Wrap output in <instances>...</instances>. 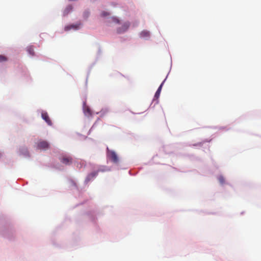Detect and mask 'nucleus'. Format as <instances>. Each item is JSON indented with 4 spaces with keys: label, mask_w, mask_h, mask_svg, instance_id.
I'll return each instance as SVG.
<instances>
[{
    "label": "nucleus",
    "mask_w": 261,
    "mask_h": 261,
    "mask_svg": "<svg viewBox=\"0 0 261 261\" xmlns=\"http://www.w3.org/2000/svg\"><path fill=\"white\" fill-rule=\"evenodd\" d=\"M108 157L115 164L118 163L119 159L116 152L113 150H109L108 152Z\"/></svg>",
    "instance_id": "nucleus-1"
},
{
    "label": "nucleus",
    "mask_w": 261,
    "mask_h": 261,
    "mask_svg": "<svg viewBox=\"0 0 261 261\" xmlns=\"http://www.w3.org/2000/svg\"><path fill=\"white\" fill-rule=\"evenodd\" d=\"M129 25L130 23L129 22H124L121 27L117 29V33L120 34L126 31L129 27Z\"/></svg>",
    "instance_id": "nucleus-3"
},
{
    "label": "nucleus",
    "mask_w": 261,
    "mask_h": 261,
    "mask_svg": "<svg viewBox=\"0 0 261 261\" xmlns=\"http://www.w3.org/2000/svg\"><path fill=\"white\" fill-rule=\"evenodd\" d=\"M72 9V7L71 6H68L66 9L65 11V13L68 14Z\"/></svg>",
    "instance_id": "nucleus-12"
},
{
    "label": "nucleus",
    "mask_w": 261,
    "mask_h": 261,
    "mask_svg": "<svg viewBox=\"0 0 261 261\" xmlns=\"http://www.w3.org/2000/svg\"><path fill=\"white\" fill-rule=\"evenodd\" d=\"M74 28V26L73 25H70V26H66L65 28V30L66 31H68L70 29H71V28Z\"/></svg>",
    "instance_id": "nucleus-16"
},
{
    "label": "nucleus",
    "mask_w": 261,
    "mask_h": 261,
    "mask_svg": "<svg viewBox=\"0 0 261 261\" xmlns=\"http://www.w3.org/2000/svg\"><path fill=\"white\" fill-rule=\"evenodd\" d=\"M42 118L47 123L48 125H51V121L47 112H43L41 114Z\"/></svg>",
    "instance_id": "nucleus-4"
},
{
    "label": "nucleus",
    "mask_w": 261,
    "mask_h": 261,
    "mask_svg": "<svg viewBox=\"0 0 261 261\" xmlns=\"http://www.w3.org/2000/svg\"><path fill=\"white\" fill-rule=\"evenodd\" d=\"M160 92H159L158 90L156 91L155 93V95H154V97H155L156 98H158L160 96Z\"/></svg>",
    "instance_id": "nucleus-15"
},
{
    "label": "nucleus",
    "mask_w": 261,
    "mask_h": 261,
    "mask_svg": "<svg viewBox=\"0 0 261 261\" xmlns=\"http://www.w3.org/2000/svg\"><path fill=\"white\" fill-rule=\"evenodd\" d=\"M60 162L66 165H69L72 162V158L70 156L63 155L60 158Z\"/></svg>",
    "instance_id": "nucleus-2"
},
{
    "label": "nucleus",
    "mask_w": 261,
    "mask_h": 261,
    "mask_svg": "<svg viewBox=\"0 0 261 261\" xmlns=\"http://www.w3.org/2000/svg\"><path fill=\"white\" fill-rule=\"evenodd\" d=\"M112 21L116 23H119L120 22V20L116 17L112 18Z\"/></svg>",
    "instance_id": "nucleus-14"
},
{
    "label": "nucleus",
    "mask_w": 261,
    "mask_h": 261,
    "mask_svg": "<svg viewBox=\"0 0 261 261\" xmlns=\"http://www.w3.org/2000/svg\"><path fill=\"white\" fill-rule=\"evenodd\" d=\"M108 15H109L108 13H107V12H103L101 13V15L103 16H107Z\"/></svg>",
    "instance_id": "nucleus-18"
},
{
    "label": "nucleus",
    "mask_w": 261,
    "mask_h": 261,
    "mask_svg": "<svg viewBox=\"0 0 261 261\" xmlns=\"http://www.w3.org/2000/svg\"><path fill=\"white\" fill-rule=\"evenodd\" d=\"M98 171H95V172H93L90 174H89L88 175V176H87L86 177V181L87 182H88L91 179H92V178H93L94 177H95L97 174H98Z\"/></svg>",
    "instance_id": "nucleus-7"
},
{
    "label": "nucleus",
    "mask_w": 261,
    "mask_h": 261,
    "mask_svg": "<svg viewBox=\"0 0 261 261\" xmlns=\"http://www.w3.org/2000/svg\"><path fill=\"white\" fill-rule=\"evenodd\" d=\"M83 111L85 115L88 116L91 115V110L88 106L86 105L85 103H84Z\"/></svg>",
    "instance_id": "nucleus-6"
},
{
    "label": "nucleus",
    "mask_w": 261,
    "mask_h": 261,
    "mask_svg": "<svg viewBox=\"0 0 261 261\" xmlns=\"http://www.w3.org/2000/svg\"><path fill=\"white\" fill-rule=\"evenodd\" d=\"M140 36L143 38H148L150 36L149 32L146 30H144L141 33Z\"/></svg>",
    "instance_id": "nucleus-8"
},
{
    "label": "nucleus",
    "mask_w": 261,
    "mask_h": 261,
    "mask_svg": "<svg viewBox=\"0 0 261 261\" xmlns=\"http://www.w3.org/2000/svg\"><path fill=\"white\" fill-rule=\"evenodd\" d=\"M163 84V83H162L161 84V85L160 86V87H159V88L158 89V90H158L159 92H161V89H162V88Z\"/></svg>",
    "instance_id": "nucleus-17"
},
{
    "label": "nucleus",
    "mask_w": 261,
    "mask_h": 261,
    "mask_svg": "<svg viewBox=\"0 0 261 261\" xmlns=\"http://www.w3.org/2000/svg\"><path fill=\"white\" fill-rule=\"evenodd\" d=\"M38 147L40 149H46L49 147V144L45 141H41L38 143Z\"/></svg>",
    "instance_id": "nucleus-5"
},
{
    "label": "nucleus",
    "mask_w": 261,
    "mask_h": 261,
    "mask_svg": "<svg viewBox=\"0 0 261 261\" xmlns=\"http://www.w3.org/2000/svg\"><path fill=\"white\" fill-rule=\"evenodd\" d=\"M218 180L220 183L221 184H223L225 182V179L222 176H220L218 177Z\"/></svg>",
    "instance_id": "nucleus-11"
},
{
    "label": "nucleus",
    "mask_w": 261,
    "mask_h": 261,
    "mask_svg": "<svg viewBox=\"0 0 261 261\" xmlns=\"http://www.w3.org/2000/svg\"><path fill=\"white\" fill-rule=\"evenodd\" d=\"M109 111L108 109L107 108L103 109L101 110L99 113L101 115H104L105 114L108 113Z\"/></svg>",
    "instance_id": "nucleus-10"
},
{
    "label": "nucleus",
    "mask_w": 261,
    "mask_h": 261,
    "mask_svg": "<svg viewBox=\"0 0 261 261\" xmlns=\"http://www.w3.org/2000/svg\"><path fill=\"white\" fill-rule=\"evenodd\" d=\"M7 61V58L4 56L0 55V62Z\"/></svg>",
    "instance_id": "nucleus-13"
},
{
    "label": "nucleus",
    "mask_w": 261,
    "mask_h": 261,
    "mask_svg": "<svg viewBox=\"0 0 261 261\" xmlns=\"http://www.w3.org/2000/svg\"><path fill=\"white\" fill-rule=\"evenodd\" d=\"M27 51L30 55H31L32 56L34 55V48H33L32 46L28 47Z\"/></svg>",
    "instance_id": "nucleus-9"
}]
</instances>
